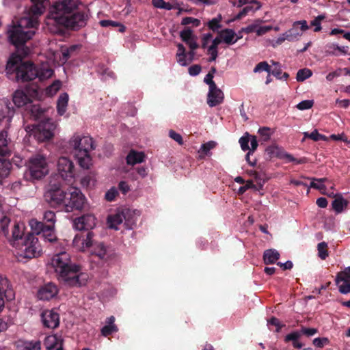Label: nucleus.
Listing matches in <instances>:
<instances>
[{"label": "nucleus", "instance_id": "nucleus-50", "mask_svg": "<svg viewBox=\"0 0 350 350\" xmlns=\"http://www.w3.org/2000/svg\"><path fill=\"white\" fill-rule=\"evenodd\" d=\"M283 158L286 159L288 162H293L296 164H304L307 162V159L305 157L300 158L299 159L295 158L292 154L288 153H284Z\"/></svg>", "mask_w": 350, "mask_h": 350}, {"label": "nucleus", "instance_id": "nucleus-19", "mask_svg": "<svg viewBox=\"0 0 350 350\" xmlns=\"http://www.w3.org/2000/svg\"><path fill=\"white\" fill-rule=\"evenodd\" d=\"M13 102L18 107L27 106L31 103V98L24 90H16L13 95Z\"/></svg>", "mask_w": 350, "mask_h": 350}, {"label": "nucleus", "instance_id": "nucleus-35", "mask_svg": "<svg viewBox=\"0 0 350 350\" xmlns=\"http://www.w3.org/2000/svg\"><path fill=\"white\" fill-rule=\"evenodd\" d=\"M29 226L31 227L32 234H36L41 235L45 230V224L42 221H40L36 219H32L29 221Z\"/></svg>", "mask_w": 350, "mask_h": 350}, {"label": "nucleus", "instance_id": "nucleus-1", "mask_svg": "<svg viewBox=\"0 0 350 350\" xmlns=\"http://www.w3.org/2000/svg\"><path fill=\"white\" fill-rule=\"evenodd\" d=\"M39 25L40 20L24 16L19 19L17 25L8 31L9 40L16 46L18 53V55H12L6 64V75L10 79L26 82L38 78L41 81L53 75L51 68L38 67L31 62H22L31 51L25 43L33 38Z\"/></svg>", "mask_w": 350, "mask_h": 350}, {"label": "nucleus", "instance_id": "nucleus-41", "mask_svg": "<svg viewBox=\"0 0 350 350\" xmlns=\"http://www.w3.org/2000/svg\"><path fill=\"white\" fill-rule=\"evenodd\" d=\"M44 240L53 243L57 240L55 234V228H45L44 231L40 235Z\"/></svg>", "mask_w": 350, "mask_h": 350}, {"label": "nucleus", "instance_id": "nucleus-62", "mask_svg": "<svg viewBox=\"0 0 350 350\" xmlns=\"http://www.w3.org/2000/svg\"><path fill=\"white\" fill-rule=\"evenodd\" d=\"M329 343V340L327 338H317L313 340V345L317 347L322 348L325 345Z\"/></svg>", "mask_w": 350, "mask_h": 350}, {"label": "nucleus", "instance_id": "nucleus-24", "mask_svg": "<svg viewBox=\"0 0 350 350\" xmlns=\"http://www.w3.org/2000/svg\"><path fill=\"white\" fill-rule=\"evenodd\" d=\"M301 35L302 33L299 31L297 27L294 26L293 23V27L283 33L282 37L278 38V42H282L286 40L290 42L297 40Z\"/></svg>", "mask_w": 350, "mask_h": 350}, {"label": "nucleus", "instance_id": "nucleus-49", "mask_svg": "<svg viewBox=\"0 0 350 350\" xmlns=\"http://www.w3.org/2000/svg\"><path fill=\"white\" fill-rule=\"evenodd\" d=\"M180 36L183 42H188L190 40L195 38L193 36L192 30L189 28H186L184 30L180 31Z\"/></svg>", "mask_w": 350, "mask_h": 350}, {"label": "nucleus", "instance_id": "nucleus-34", "mask_svg": "<svg viewBox=\"0 0 350 350\" xmlns=\"http://www.w3.org/2000/svg\"><path fill=\"white\" fill-rule=\"evenodd\" d=\"M42 222L45 224V228H55L56 222V216L55 212L46 211L43 214Z\"/></svg>", "mask_w": 350, "mask_h": 350}, {"label": "nucleus", "instance_id": "nucleus-45", "mask_svg": "<svg viewBox=\"0 0 350 350\" xmlns=\"http://www.w3.org/2000/svg\"><path fill=\"white\" fill-rule=\"evenodd\" d=\"M312 75L310 70L308 68L300 69L297 72L296 79L297 81H304Z\"/></svg>", "mask_w": 350, "mask_h": 350}, {"label": "nucleus", "instance_id": "nucleus-14", "mask_svg": "<svg viewBox=\"0 0 350 350\" xmlns=\"http://www.w3.org/2000/svg\"><path fill=\"white\" fill-rule=\"evenodd\" d=\"M58 292L59 288L55 284L48 282L39 288L37 296L41 300H50L55 297Z\"/></svg>", "mask_w": 350, "mask_h": 350}, {"label": "nucleus", "instance_id": "nucleus-47", "mask_svg": "<svg viewBox=\"0 0 350 350\" xmlns=\"http://www.w3.org/2000/svg\"><path fill=\"white\" fill-rule=\"evenodd\" d=\"M118 329L116 325H105L101 329V334L103 336H108L114 332H117Z\"/></svg>", "mask_w": 350, "mask_h": 350}, {"label": "nucleus", "instance_id": "nucleus-27", "mask_svg": "<svg viewBox=\"0 0 350 350\" xmlns=\"http://www.w3.org/2000/svg\"><path fill=\"white\" fill-rule=\"evenodd\" d=\"M145 154L142 152H137L135 150H131L126 156V163L128 165H133L137 163H140L144 161Z\"/></svg>", "mask_w": 350, "mask_h": 350}, {"label": "nucleus", "instance_id": "nucleus-48", "mask_svg": "<svg viewBox=\"0 0 350 350\" xmlns=\"http://www.w3.org/2000/svg\"><path fill=\"white\" fill-rule=\"evenodd\" d=\"M221 20V16H219V17L217 18H213L212 20L208 22L207 25L208 28L213 31H217L221 27L220 24Z\"/></svg>", "mask_w": 350, "mask_h": 350}, {"label": "nucleus", "instance_id": "nucleus-15", "mask_svg": "<svg viewBox=\"0 0 350 350\" xmlns=\"http://www.w3.org/2000/svg\"><path fill=\"white\" fill-rule=\"evenodd\" d=\"M42 321L44 327L55 329L59 326V317L57 312L53 310H45L42 313Z\"/></svg>", "mask_w": 350, "mask_h": 350}, {"label": "nucleus", "instance_id": "nucleus-12", "mask_svg": "<svg viewBox=\"0 0 350 350\" xmlns=\"http://www.w3.org/2000/svg\"><path fill=\"white\" fill-rule=\"evenodd\" d=\"M14 291L6 278L0 276V312L5 306V299L10 301L14 299Z\"/></svg>", "mask_w": 350, "mask_h": 350}, {"label": "nucleus", "instance_id": "nucleus-23", "mask_svg": "<svg viewBox=\"0 0 350 350\" xmlns=\"http://www.w3.org/2000/svg\"><path fill=\"white\" fill-rule=\"evenodd\" d=\"M219 38H221V41L223 40L227 44H234L241 38L237 36V38L234 39L236 33L234 30L231 29H223L219 32Z\"/></svg>", "mask_w": 350, "mask_h": 350}, {"label": "nucleus", "instance_id": "nucleus-9", "mask_svg": "<svg viewBox=\"0 0 350 350\" xmlns=\"http://www.w3.org/2000/svg\"><path fill=\"white\" fill-rule=\"evenodd\" d=\"M69 198H66L64 203L66 212H72L75 210L81 211L86 204L85 196L77 188H72L69 193Z\"/></svg>", "mask_w": 350, "mask_h": 350}, {"label": "nucleus", "instance_id": "nucleus-29", "mask_svg": "<svg viewBox=\"0 0 350 350\" xmlns=\"http://www.w3.org/2000/svg\"><path fill=\"white\" fill-rule=\"evenodd\" d=\"M92 253L98 256L99 259L107 260L109 256L107 247L102 243H96L93 249Z\"/></svg>", "mask_w": 350, "mask_h": 350}, {"label": "nucleus", "instance_id": "nucleus-53", "mask_svg": "<svg viewBox=\"0 0 350 350\" xmlns=\"http://www.w3.org/2000/svg\"><path fill=\"white\" fill-rule=\"evenodd\" d=\"M250 135L246 133V135H243L239 139V144L243 150L246 151L250 150L249 142H250Z\"/></svg>", "mask_w": 350, "mask_h": 350}, {"label": "nucleus", "instance_id": "nucleus-32", "mask_svg": "<svg viewBox=\"0 0 350 350\" xmlns=\"http://www.w3.org/2000/svg\"><path fill=\"white\" fill-rule=\"evenodd\" d=\"M221 42V38L216 37L213 41L211 45L208 48V54L211 56L208 62L215 61L218 56V45Z\"/></svg>", "mask_w": 350, "mask_h": 350}, {"label": "nucleus", "instance_id": "nucleus-57", "mask_svg": "<svg viewBox=\"0 0 350 350\" xmlns=\"http://www.w3.org/2000/svg\"><path fill=\"white\" fill-rule=\"evenodd\" d=\"M338 34H342L344 38L347 39L350 42V33L345 32V30L338 28H334L329 32L330 36H335Z\"/></svg>", "mask_w": 350, "mask_h": 350}, {"label": "nucleus", "instance_id": "nucleus-31", "mask_svg": "<svg viewBox=\"0 0 350 350\" xmlns=\"http://www.w3.org/2000/svg\"><path fill=\"white\" fill-rule=\"evenodd\" d=\"M68 102V94L67 93H62L58 98L57 102V110L58 114L62 116L65 113Z\"/></svg>", "mask_w": 350, "mask_h": 350}, {"label": "nucleus", "instance_id": "nucleus-26", "mask_svg": "<svg viewBox=\"0 0 350 350\" xmlns=\"http://www.w3.org/2000/svg\"><path fill=\"white\" fill-rule=\"evenodd\" d=\"M10 223V218L4 211L2 205L0 204V228L1 232L6 237L9 234L8 226Z\"/></svg>", "mask_w": 350, "mask_h": 350}, {"label": "nucleus", "instance_id": "nucleus-51", "mask_svg": "<svg viewBox=\"0 0 350 350\" xmlns=\"http://www.w3.org/2000/svg\"><path fill=\"white\" fill-rule=\"evenodd\" d=\"M263 70L267 72L269 74H271V67L265 61L258 63L254 69V72H258Z\"/></svg>", "mask_w": 350, "mask_h": 350}, {"label": "nucleus", "instance_id": "nucleus-18", "mask_svg": "<svg viewBox=\"0 0 350 350\" xmlns=\"http://www.w3.org/2000/svg\"><path fill=\"white\" fill-rule=\"evenodd\" d=\"M224 93L217 87L209 90L208 93L207 103L210 107H215L223 102Z\"/></svg>", "mask_w": 350, "mask_h": 350}, {"label": "nucleus", "instance_id": "nucleus-11", "mask_svg": "<svg viewBox=\"0 0 350 350\" xmlns=\"http://www.w3.org/2000/svg\"><path fill=\"white\" fill-rule=\"evenodd\" d=\"M59 176L64 180L70 183L75 176V166L72 161L66 157H62L57 161Z\"/></svg>", "mask_w": 350, "mask_h": 350}, {"label": "nucleus", "instance_id": "nucleus-39", "mask_svg": "<svg viewBox=\"0 0 350 350\" xmlns=\"http://www.w3.org/2000/svg\"><path fill=\"white\" fill-rule=\"evenodd\" d=\"M216 143L213 141H209L207 143L203 144L198 152L200 153V157L203 158L205 156L209 154L210 150L215 147Z\"/></svg>", "mask_w": 350, "mask_h": 350}, {"label": "nucleus", "instance_id": "nucleus-44", "mask_svg": "<svg viewBox=\"0 0 350 350\" xmlns=\"http://www.w3.org/2000/svg\"><path fill=\"white\" fill-rule=\"evenodd\" d=\"M318 255L322 260L328 256L327 244L325 242H321L317 245Z\"/></svg>", "mask_w": 350, "mask_h": 350}, {"label": "nucleus", "instance_id": "nucleus-21", "mask_svg": "<svg viewBox=\"0 0 350 350\" xmlns=\"http://www.w3.org/2000/svg\"><path fill=\"white\" fill-rule=\"evenodd\" d=\"M23 230L18 224H15L12 232V238L9 239L10 244L14 247H18L19 243L24 241Z\"/></svg>", "mask_w": 350, "mask_h": 350}, {"label": "nucleus", "instance_id": "nucleus-58", "mask_svg": "<svg viewBox=\"0 0 350 350\" xmlns=\"http://www.w3.org/2000/svg\"><path fill=\"white\" fill-rule=\"evenodd\" d=\"M118 191L115 187L111 188L105 193V199L107 201L111 202L114 200L116 197L118 196Z\"/></svg>", "mask_w": 350, "mask_h": 350}, {"label": "nucleus", "instance_id": "nucleus-22", "mask_svg": "<svg viewBox=\"0 0 350 350\" xmlns=\"http://www.w3.org/2000/svg\"><path fill=\"white\" fill-rule=\"evenodd\" d=\"M10 141L8 138V132L5 130L1 131L0 132V156L6 157L10 154Z\"/></svg>", "mask_w": 350, "mask_h": 350}, {"label": "nucleus", "instance_id": "nucleus-28", "mask_svg": "<svg viewBox=\"0 0 350 350\" xmlns=\"http://www.w3.org/2000/svg\"><path fill=\"white\" fill-rule=\"evenodd\" d=\"M280 258L279 252L273 249L267 250L263 254V260L265 264H274Z\"/></svg>", "mask_w": 350, "mask_h": 350}, {"label": "nucleus", "instance_id": "nucleus-60", "mask_svg": "<svg viewBox=\"0 0 350 350\" xmlns=\"http://www.w3.org/2000/svg\"><path fill=\"white\" fill-rule=\"evenodd\" d=\"M273 64L275 66L273 70H271V74L275 76L278 79H282V69L279 62H272Z\"/></svg>", "mask_w": 350, "mask_h": 350}, {"label": "nucleus", "instance_id": "nucleus-38", "mask_svg": "<svg viewBox=\"0 0 350 350\" xmlns=\"http://www.w3.org/2000/svg\"><path fill=\"white\" fill-rule=\"evenodd\" d=\"M333 209L337 213H341L345 206L347 205V201L342 197L336 198L332 203Z\"/></svg>", "mask_w": 350, "mask_h": 350}, {"label": "nucleus", "instance_id": "nucleus-42", "mask_svg": "<svg viewBox=\"0 0 350 350\" xmlns=\"http://www.w3.org/2000/svg\"><path fill=\"white\" fill-rule=\"evenodd\" d=\"M258 133L260 135L261 141L266 142L270 139L271 136L274 133V131H271L269 127L264 126L260 128Z\"/></svg>", "mask_w": 350, "mask_h": 350}, {"label": "nucleus", "instance_id": "nucleus-16", "mask_svg": "<svg viewBox=\"0 0 350 350\" xmlns=\"http://www.w3.org/2000/svg\"><path fill=\"white\" fill-rule=\"evenodd\" d=\"M32 5L25 16L33 19L39 20V18L45 11L44 0H31Z\"/></svg>", "mask_w": 350, "mask_h": 350}, {"label": "nucleus", "instance_id": "nucleus-8", "mask_svg": "<svg viewBox=\"0 0 350 350\" xmlns=\"http://www.w3.org/2000/svg\"><path fill=\"white\" fill-rule=\"evenodd\" d=\"M45 201L53 208L64 205L66 193L59 183H51L44 194Z\"/></svg>", "mask_w": 350, "mask_h": 350}, {"label": "nucleus", "instance_id": "nucleus-56", "mask_svg": "<svg viewBox=\"0 0 350 350\" xmlns=\"http://www.w3.org/2000/svg\"><path fill=\"white\" fill-rule=\"evenodd\" d=\"M268 325H273L276 327V332H280L281 329L285 326L284 324H281L279 319L275 317H272L267 321Z\"/></svg>", "mask_w": 350, "mask_h": 350}, {"label": "nucleus", "instance_id": "nucleus-7", "mask_svg": "<svg viewBox=\"0 0 350 350\" xmlns=\"http://www.w3.org/2000/svg\"><path fill=\"white\" fill-rule=\"evenodd\" d=\"M16 248L21 257L28 259L38 257L42 252L38 238L32 234H28Z\"/></svg>", "mask_w": 350, "mask_h": 350}, {"label": "nucleus", "instance_id": "nucleus-33", "mask_svg": "<svg viewBox=\"0 0 350 350\" xmlns=\"http://www.w3.org/2000/svg\"><path fill=\"white\" fill-rule=\"evenodd\" d=\"M300 337L301 333L297 331L293 332L285 336L284 341L285 342L292 341L294 348L300 349L303 347V344L298 341Z\"/></svg>", "mask_w": 350, "mask_h": 350}, {"label": "nucleus", "instance_id": "nucleus-36", "mask_svg": "<svg viewBox=\"0 0 350 350\" xmlns=\"http://www.w3.org/2000/svg\"><path fill=\"white\" fill-rule=\"evenodd\" d=\"M18 347L19 350H40L41 342L39 340L24 341Z\"/></svg>", "mask_w": 350, "mask_h": 350}, {"label": "nucleus", "instance_id": "nucleus-5", "mask_svg": "<svg viewBox=\"0 0 350 350\" xmlns=\"http://www.w3.org/2000/svg\"><path fill=\"white\" fill-rule=\"evenodd\" d=\"M49 172L46 155L41 153L33 154L27 163V171L25 176L27 180L33 181L44 177Z\"/></svg>", "mask_w": 350, "mask_h": 350}, {"label": "nucleus", "instance_id": "nucleus-10", "mask_svg": "<svg viewBox=\"0 0 350 350\" xmlns=\"http://www.w3.org/2000/svg\"><path fill=\"white\" fill-rule=\"evenodd\" d=\"M124 221V225L128 228H132L135 224V218L129 209H124L121 213L109 215L107 218V224L110 228L118 230V226Z\"/></svg>", "mask_w": 350, "mask_h": 350}, {"label": "nucleus", "instance_id": "nucleus-3", "mask_svg": "<svg viewBox=\"0 0 350 350\" xmlns=\"http://www.w3.org/2000/svg\"><path fill=\"white\" fill-rule=\"evenodd\" d=\"M51 265L58 276V279L71 287L85 286L88 275L82 271L81 267L71 261L66 252L55 255L51 260Z\"/></svg>", "mask_w": 350, "mask_h": 350}, {"label": "nucleus", "instance_id": "nucleus-13", "mask_svg": "<svg viewBox=\"0 0 350 350\" xmlns=\"http://www.w3.org/2000/svg\"><path fill=\"white\" fill-rule=\"evenodd\" d=\"M96 219L93 214L88 213L75 218L73 226L78 230H89L96 226Z\"/></svg>", "mask_w": 350, "mask_h": 350}, {"label": "nucleus", "instance_id": "nucleus-30", "mask_svg": "<svg viewBox=\"0 0 350 350\" xmlns=\"http://www.w3.org/2000/svg\"><path fill=\"white\" fill-rule=\"evenodd\" d=\"M26 110L34 120L41 118L44 113V110H43L38 104L29 103V105L26 107Z\"/></svg>", "mask_w": 350, "mask_h": 350}, {"label": "nucleus", "instance_id": "nucleus-6", "mask_svg": "<svg viewBox=\"0 0 350 350\" xmlns=\"http://www.w3.org/2000/svg\"><path fill=\"white\" fill-rule=\"evenodd\" d=\"M55 124L51 119H46L33 125L32 129L28 131L29 137H33L38 142L50 140L54 135Z\"/></svg>", "mask_w": 350, "mask_h": 350}, {"label": "nucleus", "instance_id": "nucleus-20", "mask_svg": "<svg viewBox=\"0 0 350 350\" xmlns=\"http://www.w3.org/2000/svg\"><path fill=\"white\" fill-rule=\"evenodd\" d=\"M261 8V4L256 0L251 1L248 5L244 7L234 18V21H238L245 16L250 12L254 13Z\"/></svg>", "mask_w": 350, "mask_h": 350}, {"label": "nucleus", "instance_id": "nucleus-54", "mask_svg": "<svg viewBox=\"0 0 350 350\" xmlns=\"http://www.w3.org/2000/svg\"><path fill=\"white\" fill-rule=\"evenodd\" d=\"M314 101L312 100H304L297 105V108L299 110H306L312 107Z\"/></svg>", "mask_w": 350, "mask_h": 350}, {"label": "nucleus", "instance_id": "nucleus-63", "mask_svg": "<svg viewBox=\"0 0 350 350\" xmlns=\"http://www.w3.org/2000/svg\"><path fill=\"white\" fill-rule=\"evenodd\" d=\"M279 147L277 145H271L268 146L265 151L270 157H273L278 155Z\"/></svg>", "mask_w": 350, "mask_h": 350}, {"label": "nucleus", "instance_id": "nucleus-17", "mask_svg": "<svg viewBox=\"0 0 350 350\" xmlns=\"http://www.w3.org/2000/svg\"><path fill=\"white\" fill-rule=\"evenodd\" d=\"M94 235V233L91 231H88L85 236L82 234H77L73 242L76 245L79 246V245H81V246H80L81 249L84 250L85 248H89L93 245Z\"/></svg>", "mask_w": 350, "mask_h": 350}, {"label": "nucleus", "instance_id": "nucleus-61", "mask_svg": "<svg viewBox=\"0 0 350 350\" xmlns=\"http://www.w3.org/2000/svg\"><path fill=\"white\" fill-rule=\"evenodd\" d=\"M169 137L176 141L179 145L183 144V139L182 136L174 130H170Z\"/></svg>", "mask_w": 350, "mask_h": 350}, {"label": "nucleus", "instance_id": "nucleus-46", "mask_svg": "<svg viewBox=\"0 0 350 350\" xmlns=\"http://www.w3.org/2000/svg\"><path fill=\"white\" fill-rule=\"evenodd\" d=\"M100 25L102 27H120L119 31L120 32H124L125 31V27L123 25L111 20H102L100 21Z\"/></svg>", "mask_w": 350, "mask_h": 350}, {"label": "nucleus", "instance_id": "nucleus-25", "mask_svg": "<svg viewBox=\"0 0 350 350\" xmlns=\"http://www.w3.org/2000/svg\"><path fill=\"white\" fill-rule=\"evenodd\" d=\"M44 343L47 350H63L62 342L56 336L46 337Z\"/></svg>", "mask_w": 350, "mask_h": 350}, {"label": "nucleus", "instance_id": "nucleus-64", "mask_svg": "<svg viewBox=\"0 0 350 350\" xmlns=\"http://www.w3.org/2000/svg\"><path fill=\"white\" fill-rule=\"evenodd\" d=\"M202 68L200 65L194 64L189 68V73L191 76H196L201 72Z\"/></svg>", "mask_w": 350, "mask_h": 350}, {"label": "nucleus", "instance_id": "nucleus-4", "mask_svg": "<svg viewBox=\"0 0 350 350\" xmlns=\"http://www.w3.org/2000/svg\"><path fill=\"white\" fill-rule=\"evenodd\" d=\"M70 152L74 154L78 164L83 169H89L92 165L90 152L95 148L92 138L74 135L69 140Z\"/></svg>", "mask_w": 350, "mask_h": 350}, {"label": "nucleus", "instance_id": "nucleus-40", "mask_svg": "<svg viewBox=\"0 0 350 350\" xmlns=\"http://www.w3.org/2000/svg\"><path fill=\"white\" fill-rule=\"evenodd\" d=\"M350 280V267L345 269L344 271L337 273L335 282L338 284L340 282H348Z\"/></svg>", "mask_w": 350, "mask_h": 350}, {"label": "nucleus", "instance_id": "nucleus-52", "mask_svg": "<svg viewBox=\"0 0 350 350\" xmlns=\"http://www.w3.org/2000/svg\"><path fill=\"white\" fill-rule=\"evenodd\" d=\"M325 18V16L323 15H319L310 22V25L314 27V31L315 32H319L321 30V23Z\"/></svg>", "mask_w": 350, "mask_h": 350}, {"label": "nucleus", "instance_id": "nucleus-2", "mask_svg": "<svg viewBox=\"0 0 350 350\" xmlns=\"http://www.w3.org/2000/svg\"><path fill=\"white\" fill-rule=\"evenodd\" d=\"M73 0H55L48 15L49 25L77 30L86 25L88 14L86 11H77Z\"/></svg>", "mask_w": 350, "mask_h": 350}, {"label": "nucleus", "instance_id": "nucleus-55", "mask_svg": "<svg viewBox=\"0 0 350 350\" xmlns=\"http://www.w3.org/2000/svg\"><path fill=\"white\" fill-rule=\"evenodd\" d=\"M304 136L306 137H308L315 142L319 141L321 139H323L325 137L323 135L319 133L317 130H314L311 133H308L306 132V133H304Z\"/></svg>", "mask_w": 350, "mask_h": 350}, {"label": "nucleus", "instance_id": "nucleus-59", "mask_svg": "<svg viewBox=\"0 0 350 350\" xmlns=\"http://www.w3.org/2000/svg\"><path fill=\"white\" fill-rule=\"evenodd\" d=\"M294 26L297 27V29L301 33L309 29L310 28L306 20L297 21L294 22Z\"/></svg>", "mask_w": 350, "mask_h": 350}, {"label": "nucleus", "instance_id": "nucleus-37", "mask_svg": "<svg viewBox=\"0 0 350 350\" xmlns=\"http://www.w3.org/2000/svg\"><path fill=\"white\" fill-rule=\"evenodd\" d=\"M12 163L5 159L0 158V178L7 177L10 172Z\"/></svg>", "mask_w": 350, "mask_h": 350}, {"label": "nucleus", "instance_id": "nucleus-43", "mask_svg": "<svg viewBox=\"0 0 350 350\" xmlns=\"http://www.w3.org/2000/svg\"><path fill=\"white\" fill-rule=\"evenodd\" d=\"M152 4L157 8L166 10H171L174 8L171 3L165 2L164 0H152Z\"/></svg>", "mask_w": 350, "mask_h": 350}]
</instances>
